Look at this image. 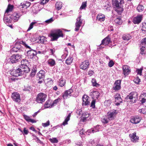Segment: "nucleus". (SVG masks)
<instances>
[{
  "mask_svg": "<svg viewBox=\"0 0 146 146\" xmlns=\"http://www.w3.org/2000/svg\"><path fill=\"white\" fill-rule=\"evenodd\" d=\"M13 5H9L5 12L8 13L10 11H11L13 8Z\"/></svg>",
  "mask_w": 146,
  "mask_h": 146,
  "instance_id": "nucleus-40",
  "label": "nucleus"
},
{
  "mask_svg": "<svg viewBox=\"0 0 146 146\" xmlns=\"http://www.w3.org/2000/svg\"><path fill=\"white\" fill-rule=\"evenodd\" d=\"M12 51L17 52L19 50L17 48V45H15V46L12 49Z\"/></svg>",
  "mask_w": 146,
  "mask_h": 146,
  "instance_id": "nucleus-57",
  "label": "nucleus"
},
{
  "mask_svg": "<svg viewBox=\"0 0 146 146\" xmlns=\"http://www.w3.org/2000/svg\"><path fill=\"white\" fill-rule=\"evenodd\" d=\"M140 98H146V93H143L140 96Z\"/></svg>",
  "mask_w": 146,
  "mask_h": 146,
  "instance_id": "nucleus-64",
  "label": "nucleus"
},
{
  "mask_svg": "<svg viewBox=\"0 0 146 146\" xmlns=\"http://www.w3.org/2000/svg\"><path fill=\"white\" fill-rule=\"evenodd\" d=\"M87 6V3L86 2H83L82 3L80 9V10L85 9Z\"/></svg>",
  "mask_w": 146,
  "mask_h": 146,
  "instance_id": "nucleus-41",
  "label": "nucleus"
},
{
  "mask_svg": "<svg viewBox=\"0 0 146 146\" xmlns=\"http://www.w3.org/2000/svg\"><path fill=\"white\" fill-rule=\"evenodd\" d=\"M114 98L115 99V102H116L115 105L118 106L122 102V100L121 99L120 94L119 93H117L114 96Z\"/></svg>",
  "mask_w": 146,
  "mask_h": 146,
  "instance_id": "nucleus-16",
  "label": "nucleus"
},
{
  "mask_svg": "<svg viewBox=\"0 0 146 146\" xmlns=\"http://www.w3.org/2000/svg\"><path fill=\"white\" fill-rule=\"evenodd\" d=\"M29 49L30 50L27 52V56L29 58L32 59L34 56H36L37 54V52L35 50L31 49V48Z\"/></svg>",
  "mask_w": 146,
  "mask_h": 146,
  "instance_id": "nucleus-12",
  "label": "nucleus"
},
{
  "mask_svg": "<svg viewBox=\"0 0 146 146\" xmlns=\"http://www.w3.org/2000/svg\"><path fill=\"white\" fill-rule=\"evenodd\" d=\"M141 118L139 116H136L132 118L131 120V122L133 123L137 124L139 123Z\"/></svg>",
  "mask_w": 146,
  "mask_h": 146,
  "instance_id": "nucleus-22",
  "label": "nucleus"
},
{
  "mask_svg": "<svg viewBox=\"0 0 146 146\" xmlns=\"http://www.w3.org/2000/svg\"><path fill=\"white\" fill-rule=\"evenodd\" d=\"M50 101L48 100L45 102L44 105V106L45 108H51L52 106V104H50Z\"/></svg>",
  "mask_w": 146,
  "mask_h": 146,
  "instance_id": "nucleus-35",
  "label": "nucleus"
},
{
  "mask_svg": "<svg viewBox=\"0 0 146 146\" xmlns=\"http://www.w3.org/2000/svg\"><path fill=\"white\" fill-rule=\"evenodd\" d=\"M110 42V38L109 35H108L102 40V43L100 45V48L102 47L101 45H104L106 46L108 45Z\"/></svg>",
  "mask_w": 146,
  "mask_h": 146,
  "instance_id": "nucleus-17",
  "label": "nucleus"
},
{
  "mask_svg": "<svg viewBox=\"0 0 146 146\" xmlns=\"http://www.w3.org/2000/svg\"><path fill=\"white\" fill-rule=\"evenodd\" d=\"M46 41V38L43 36H41L40 37L38 43L41 44H44V42Z\"/></svg>",
  "mask_w": 146,
  "mask_h": 146,
  "instance_id": "nucleus-30",
  "label": "nucleus"
},
{
  "mask_svg": "<svg viewBox=\"0 0 146 146\" xmlns=\"http://www.w3.org/2000/svg\"><path fill=\"white\" fill-rule=\"evenodd\" d=\"M23 116L24 118L26 121H27L28 122L29 121L30 119V118L29 117L25 115H23Z\"/></svg>",
  "mask_w": 146,
  "mask_h": 146,
  "instance_id": "nucleus-60",
  "label": "nucleus"
},
{
  "mask_svg": "<svg viewBox=\"0 0 146 146\" xmlns=\"http://www.w3.org/2000/svg\"><path fill=\"white\" fill-rule=\"evenodd\" d=\"M89 116V115L87 113H83L82 114V117H83V120H86L87 118Z\"/></svg>",
  "mask_w": 146,
  "mask_h": 146,
  "instance_id": "nucleus-48",
  "label": "nucleus"
},
{
  "mask_svg": "<svg viewBox=\"0 0 146 146\" xmlns=\"http://www.w3.org/2000/svg\"><path fill=\"white\" fill-rule=\"evenodd\" d=\"M71 116V114L69 113L67 116L65 118L64 121L62 123V125H65L68 124V122Z\"/></svg>",
  "mask_w": 146,
  "mask_h": 146,
  "instance_id": "nucleus-33",
  "label": "nucleus"
},
{
  "mask_svg": "<svg viewBox=\"0 0 146 146\" xmlns=\"http://www.w3.org/2000/svg\"><path fill=\"white\" fill-rule=\"evenodd\" d=\"M90 97L86 95H84L82 97L83 106H88L90 104Z\"/></svg>",
  "mask_w": 146,
  "mask_h": 146,
  "instance_id": "nucleus-7",
  "label": "nucleus"
},
{
  "mask_svg": "<svg viewBox=\"0 0 146 146\" xmlns=\"http://www.w3.org/2000/svg\"><path fill=\"white\" fill-rule=\"evenodd\" d=\"M146 46H143L142 45V47L141 48V52L140 54H144V51L145 50Z\"/></svg>",
  "mask_w": 146,
  "mask_h": 146,
  "instance_id": "nucleus-54",
  "label": "nucleus"
},
{
  "mask_svg": "<svg viewBox=\"0 0 146 146\" xmlns=\"http://www.w3.org/2000/svg\"><path fill=\"white\" fill-rule=\"evenodd\" d=\"M46 81L47 83H50V84H52V81L51 78H48L46 80Z\"/></svg>",
  "mask_w": 146,
  "mask_h": 146,
  "instance_id": "nucleus-63",
  "label": "nucleus"
},
{
  "mask_svg": "<svg viewBox=\"0 0 146 146\" xmlns=\"http://www.w3.org/2000/svg\"><path fill=\"white\" fill-rule=\"evenodd\" d=\"M36 23V22H32L30 24L28 29L27 30V31H28L32 29L33 28V25Z\"/></svg>",
  "mask_w": 146,
  "mask_h": 146,
  "instance_id": "nucleus-42",
  "label": "nucleus"
},
{
  "mask_svg": "<svg viewBox=\"0 0 146 146\" xmlns=\"http://www.w3.org/2000/svg\"><path fill=\"white\" fill-rule=\"evenodd\" d=\"M127 97L130 100H132L133 98L137 99L138 98L137 93L136 92H131L127 96Z\"/></svg>",
  "mask_w": 146,
  "mask_h": 146,
  "instance_id": "nucleus-23",
  "label": "nucleus"
},
{
  "mask_svg": "<svg viewBox=\"0 0 146 146\" xmlns=\"http://www.w3.org/2000/svg\"><path fill=\"white\" fill-rule=\"evenodd\" d=\"M99 126H100L99 125H97L92 130H88V131L90 133H94V132L98 131H99Z\"/></svg>",
  "mask_w": 146,
  "mask_h": 146,
  "instance_id": "nucleus-29",
  "label": "nucleus"
},
{
  "mask_svg": "<svg viewBox=\"0 0 146 146\" xmlns=\"http://www.w3.org/2000/svg\"><path fill=\"white\" fill-rule=\"evenodd\" d=\"M92 85L94 86H97L99 84L97 83L96 80L94 78H93L91 81Z\"/></svg>",
  "mask_w": 146,
  "mask_h": 146,
  "instance_id": "nucleus-43",
  "label": "nucleus"
},
{
  "mask_svg": "<svg viewBox=\"0 0 146 146\" xmlns=\"http://www.w3.org/2000/svg\"><path fill=\"white\" fill-rule=\"evenodd\" d=\"M49 0H40V3L42 5H44L48 3Z\"/></svg>",
  "mask_w": 146,
  "mask_h": 146,
  "instance_id": "nucleus-55",
  "label": "nucleus"
},
{
  "mask_svg": "<svg viewBox=\"0 0 146 146\" xmlns=\"http://www.w3.org/2000/svg\"><path fill=\"white\" fill-rule=\"evenodd\" d=\"M124 3V0H112V5L117 8L116 11L118 13H121L123 11V9L120 6Z\"/></svg>",
  "mask_w": 146,
  "mask_h": 146,
  "instance_id": "nucleus-1",
  "label": "nucleus"
},
{
  "mask_svg": "<svg viewBox=\"0 0 146 146\" xmlns=\"http://www.w3.org/2000/svg\"><path fill=\"white\" fill-rule=\"evenodd\" d=\"M111 102L110 100H106L104 102V105L106 106H109L111 104Z\"/></svg>",
  "mask_w": 146,
  "mask_h": 146,
  "instance_id": "nucleus-46",
  "label": "nucleus"
},
{
  "mask_svg": "<svg viewBox=\"0 0 146 146\" xmlns=\"http://www.w3.org/2000/svg\"><path fill=\"white\" fill-rule=\"evenodd\" d=\"M109 120L108 117L104 116L102 119V121L104 123H106L108 122Z\"/></svg>",
  "mask_w": 146,
  "mask_h": 146,
  "instance_id": "nucleus-38",
  "label": "nucleus"
},
{
  "mask_svg": "<svg viewBox=\"0 0 146 146\" xmlns=\"http://www.w3.org/2000/svg\"><path fill=\"white\" fill-rule=\"evenodd\" d=\"M139 99L142 104L144 103L146 101V98H140Z\"/></svg>",
  "mask_w": 146,
  "mask_h": 146,
  "instance_id": "nucleus-62",
  "label": "nucleus"
},
{
  "mask_svg": "<svg viewBox=\"0 0 146 146\" xmlns=\"http://www.w3.org/2000/svg\"><path fill=\"white\" fill-rule=\"evenodd\" d=\"M81 16H80L76 19V21L75 23V31H78L82 24V21L83 20L81 19Z\"/></svg>",
  "mask_w": 146,
  "mask_h": 146,
  "instance_id": "nucleus-6",
  "label": "nucleus"
},
{
  "mask_svg": "<svg viewBox=\"0 0 146 146\" xmlns=\"http://www.w3.org/2000/svg\"><path fill=\"white\" fill-rule=\"evenodd\" d=\"M21 58V55L19 54H13L9 58V62L12 63H15L19 61Z\"/></svg>",
  "mask_w": 146,
  "mask_h": 146,
  "instance_id": "nucleus-5",
  "label": "nucleus"
},
{
  "mask_svg": "<svg viewBox=\"0 0 146 146\" xmlns=\"http://www.w3.org/2000/svg\"><path fill=\"white\" fill-rule=\"evenodd\" d=\"M144 8L142 5L139 4L137 7V10L139 12H141L143 11Z\"/></svg>",
  "mask_w": 146,
  "mask_h": 146,
  "instance_id": "nucleus-39",
  "label": "nucleus"
},
{
  "mask_svg": "<svg viewBox=\"0 0 146 146\" xmlns=\"http://www.w3.org/2000/svg\"><path fill=\"white\" fill-rule=\"evenodd\" d=\"M50 125V121L48 120L46 123H42V125L43 127H47Z\"/></svg>",
  "mask_w": 146,
  "mask_h": 146,
  "instance_id": "nucleus-50",
  "label": "nucleus"
},
{
  "mask_svg": "<svg viewBox=\"0 0 146 146\" xmlns=\"http://www.w3.org/2000/svg\"><path fill=\"white\" fill-rule=\"evenodd\" d=\"M142 15H138L133 18V22L134 24H139L141 21L143 17Z\"/></svg>",
  "mask_w": 146,
  "mask_h": 146,
  "instance_id": "nucleus-9",
  "label": "nucleus"
},
{
  "mask_svg": "<svg viewBox=\"0 0 146 146\" xmlns=\"http://www.w3.org/2000/svg\"><path fill=\"white\" fill-rule=\"evenodd\" d=\"M50 141L52 143H57L58 142V141L56 138L54 137L49 139Z\"/></svg>",
  "mask_w": 146,
  "mask_h": 146,
  "instance_id": "nucleus-44",
  "label": "nucleus"
},
{
  "mask_svg": "<svg viewBox=\"0 0 146 146\" xmlns=\"http://www.w3.org/2000/svg\"><path fill=\"white\" fill-rule=\"evenodd\" d=\"M21 68H18L13 72H14L13 76L17 77L23 75L24 74Z\"/></svg>",
  "mask_w": 146,
  "mask_h": 146,
  "instance_id": "nucleus-24",
  "label": "nucleus"
},
{
  "mask_svg": "<svg viewBox=\"0 0 146 146\" xmlns=\"http://www.w3.org/2000/svg\"><path fill=\"white\" fill-rule=\"evenodd\" d=\"M54 20H53L52 18H51L50 19L46 20L45 22L49 24L52 22Z\"/></svg>",
  "mask_w": 146,
  "mask_h": 146,
  "instance_id": "nucleus-56",
  "label": "nucleus"
},
{
  "mask_svg": "<svg viewBox=\"0 0 146 146\" xmlns=\"http://www.w3.org/2000/svg\"><path fill=\"white\" fill-rule=\"evenodd\" d=\"M50 36L51 37V40L56 41L60 37H63V35L62 31L60 29L55 30L51 33Z\"/></svg>",
  "mask_w": 146,
  "mask_h": 146,
  "instance_id": "nucleus-2",
  "label": "nucleus"
},
{
  "mask_svg": "<svg viewBox=\"0 0 146 146\" xmlns=\"http://www.w3.org/2000/svg\"><path fill=\"white\" fill-rule=\"evenodd\" d=\"M121 80H117L115 82L113 86V90H118L121 88Z\"/></svg>",
  "mask_w": 146,
  "mask_h": 146,
  "instance_id": "nucleus-19",
  "label": "nucleus"
},
{
  "mask_svg": "<svg viewBox=\"0 0 146 146\" xmlns=\"http://www.w3.org/2000/svg\"><path fill=\"white\" fill-rule=\"evenodd\" d=\"M143 69L141 68L140 69H138L137 70V73L138 74L141 75Z\"/></svg>",
  "mask_w": 146,
  "mask_h": 146,
  "instance_id": "nucleus-61",
  "label": "nucleus"
},
{
  "mask_svg": "<svg viewBox=\"0 0 146 146\" xmlns=\"http://www.w3.org/2000/svg\"><path fill=\"white\" fill-rule=\"evenodd\" d=\"M60 99L59 98H58L57 99L55 100L53 103L52 104V106L54 105H55L57 103H58L60 101Z\"/></svg>",
  "mask_w": 146,
  "mask_h": 146,
  "instance_id": "nucleus-49",
  "label": "nucleus"
},
{
  "mask_svg": "<svg viewBox=\"0 0 146 146\" xmlns=\"http://www.w3.org/2000/svg\"><path fill=\"white\" fill-rule=\"evenodd\" d=\"M90 63L88 60H86L82 62L80 64V68L83 70H86L89 67Z\"/></svg>",
  "mask_w": 146,
  "mask_h": 146,
  "instance_id": "nucleus-11",
  "label": "nucleus"
},
{
  "mask_svg": "<svg viewBox=\"0 0 146 146\" xmlns=\"http://www.w3.org/2000/svg\"><path fill=\"white\" fill-rule=\"evenodd\" d=\"M48 65L51 67L54 66L56 64L55 60L52 58L49 59L47 62Z\"/></svg>",
  "mask_w": 146,
  "mask_h": 146,
  "instance_id": "nucleus-26",
  "label": "nucleus"
},
{
  "mask_svg": "<svg viewBox=\"0 0 146 146\" xmlns=\"http://www.w3.org/2000/svg\"><path fill=\"white\" fill-rule=\"evenodd\" d=\"M72 92L73 90L71 89L65 91L62 95L63 99L66 100L69 98L71 96Z\"/></svg>",
  "mask_w": 146,
  "mask_h": 146,
  "instance_id": "nucleus-15",
  "label": "nucleus"
},
{
  "mask_svg": "<svg viewBox=\"0 0 146 146\" xmlns=\"http://www.w3.org/2000/svg\"><path fill=\"white\" fill-rule=\"evenodd\" d=\"M114 64V63L112 60L110 61L108 64V66L110 67H111L113 66Z\"/></svg>",
  "mask_w": 146,
  "mask_h": 146,
  "instance_id": "nucleus-58",
  "label": "nucleus"
},
{
  "mask_svg": "<svg viewBox=\"0 0 146 146\" xmlns=\"http://www.w3.org/2000/svg\"><path fill=\"white\" fill-rule=\"evenodd\" d=\"M123 74L126 76L129 74L130 73V67L127 65H124L123 66Z\"/></svg>",
  "mask_w": 146,
  "mask_h": 146,
  "instance_id": "nucleus-18",
  "label": "nucleus"
},
{
  "mask_svg": "<svg viewBox=\"0 0 146 146\" xmlns=\"http://www.w3.org/2000/svg\"><path fill=\"white\" fill-rule=\"evenodd\" d=\"M136 133L134 132L133 133L129 135V137L131 141L133 143H135L138 141L139 137L136 136Z\"/></svg>",
  "mask_w": 146,
  "mask_h": 146,
  "instance_id": "nucleus-14",
  "label": "nucleus"
},
{
  "mask_svg": "<svg viewBox=\"0 0 146 146\" xmlns=\"http://www.w3.org/2000/svg\"><path fill=\"white\" fill-rule=\"evenodd\" d=\"M96 103V100H93L91 103V104L90 105V107L92 108H94L95 107V104Z\"/></svg>",
  "mask_w": 146,
  "mask_h": 146,
  "instance_id": "nucleus-52",
  "label": "nucleus"
},
{
  "mask_svg": "<svg viewBox=\"0 0 146 146\" xmlns=\"http://www.w3.org/2000/svg\"><path fill=\"white\" fill-rule=\"evenodd\" d=\"M11 98L15 102L19 103L21 101L20 95L17 92H14L12 93Z\"/></svg>",
  "mask_w": 146,
  "mask_h": 146,
  "instance_id": "nucleus-8",
  "label": "nucleus"
},
{
  "mask_svg": "<svg viewBox=\"0 0 146 146\" xmlns=\"http://www.w3.org/2000/svg\"><path fill=\"white\" fill-rule=\"evenodd\" d=\"M66 84V80L62 78H61L59 80V85L61 87H63Z\"/></svg>",
  "mask_w": 146,
  "mask_h": 146,
  "instance_id": "nucleus-31",
  "label": "nucleus"
},
{
  "mask_svg": "<svg viewBox=\"0 0 146 146\" xmlns=\"http://www.w3.org/2000/svg\"><path fill=\"white\" fill-rule=\"evenodd\" d=\"M117 113V111L114 110L108 112V119L111 120L114 119Z\"/></svg>",
  "mask_w": 146,
  "mask_h": 146,
  "instance_id": "nucleus-10",
  "label": "nucleus"
},
{
  "mask_svg": "<svg viewBox=\"0 0 146 146\" xmlns=\"http://www.w3.org/2000/svg\"><path fill=\"white\" fill-rule=\"evenodd\" d=\"M105 16L104 15L101 13H99L96 17V20L102 22L105 20Z\"/></svg>",
  "mask_w": 146,
  "mask_h": 146,
  "instance_id": "nucleus-25",
  "label": "nucleus"
},
{
  "mask_svg": "<svg viewBox=\"0 0 146 146\" xmlns=\"http://www.w3.org/2000/svg\"><path fill=\"white\" fill-rule=\"evenodd\" d=\"M115 22L118 25H121L122 23V21L121 19L119 18H117L114 20Z\"/></svg>",
  "mask_w": 146,
  "mask_h": 146,
  "instance_id": "nucleus-36",
  "label": "nucleus"
},
{
  "mask_svg": "<svg viewBox=\"0 0 146 146\" xmlns=\"http://www.w3.org/2000/svg\"><path fill=\"white\" fill-rule=\"evenodd\" d=\"M20 14L16 12L14 13L11 16V18L14 22L17 21L20 17Z\"/></svg>",
  "mask_w": 146,
  "mask_h": 146,
  "instance_id": "nucleus-21",
  "label": "nucleus"
},
{
  "mask_svg": "<svg viewBox=\"0 0 146 146\" xmlns=\"http://www.w3.org/2000/svg\"><path fill=\"white\" fill-rule=\"evenodd\" d=\"M21 64L20 67L21 68L23 73H27L30 71V69L28 67L29 64L28 61L26 59H23L21 61Z\"/></svg>",
  "mask_w": 146,
  "mask_h": 146,
  "instance_id": "nucleus-3",
  "label": "nucleus"
},
{
  "mask_svg": "<svg viewBox=\"0 0 146 146\" xmlns=\"http://www.w3.org/2000/svg\"><path fill=\"white\" fill-rule=\"evenodd\" d=\"M46 95L42 93H40L37 96L36 101L38 103H42L44 102L46 98Z\"/></svg>",
  "mask_w": 146,
  "mask_h": 146,
  "instance_id": "nucleus-4",
  "label": "nucleus"
},
{
  "mask_svg": "<svg viewBox=\"0 0 146 146\" xmlns=\"http://www.w3.org/2000/svg\"><path fill=\"white\" fill-rule=\"evenodd\" d=\"M62 3L60 1L57 2L55 4L56 8L58 10L60 9L62 7Z\"/></svg>",
  "mask_w": 146,
  "mask_h": 146,
  "instance_id": "nucleus-28",
  "label": "nucleus"
},
{
  "mask_svg": "<svg viewBox=\"0 0 146 146\" xmlns=\"http://www.w3.org/2000/svg\"><path fill=\"white\" fill-rule=\"evenodd\" d=\"M29 131L27 129H26V128L25 127H24L23 129V134H25L26 135H27L29 133Z\"/></svg>",
  "mask_w": 146,
  "mask_h": 146,
  "instance_id": "nucleus-59",
  "label": "nucleus"
},
{
  "mask_svg": "<svg viewBox=\"0 0 146 146\" xmlns=\"http://www.w3.org/2000/svg\"><path fill=\"white\" fill-rule=\"evenodd\" d=\"M45 72L44 70H40L36 74V77L37 80H39L40 79L43 80L45 76Z\"/></svg>",
  "mask_w": 146,
  "mask_h": 146,
  "instance_id": "nucleus-13",
  "label": "nucleus"
},
{
  "mask_svg": "<svg viewBox=\"0 0 146 146\" xmlns=\"http://www.w3.org/2000/svg\"><path fill=\"white\" fill-rule=\"evenodd\" d=\"M73 60V58L72 57H69L66 60V63L68 65L70 64L72 62Z\"/></svg>",
  "mask_w": 146,
  "mask_h": 146,
  "instance_id": "nucleus-37",
  "label": "nucleus"
},
{
  "mask_svg": "<svg viewBox=\"0 0 146 146\" xmlns=\"http://www.w3.org/2000/svg\"><path fill=\"white\" fill-rule=\"evenodd\" d=\"M141 44L142 46H146V38H145L142 39Z\"/></svg>",
  "mask_w": 146,
  "mask_h": 146,
  "instance_id": "nucleus-47",
  "label": "nucleus"
},
{
  "mask_svg": "<svg viewBox=\"0 0 146 146\" xmlns=\"http://www.w3.org/2000/svg\"><path fill=\"white\" fill-rule=\"evenodd\" d=\"M139 112L143 114H146V108H142L139 110Z\"/></svg>",
  "mask_w": 146,
  "mask_h": 146,
  "instance_id": "nucleus-51",
  "label": "nucleus"
},
{
  "mask_svg": "<svg viewBox=\"0 0 146 146\" xmlns=\"http://www.w3.org/2000/svg\"><path fill=\"white\" fill-rule=\"evenodd\" d=\"M30 5V3L29 2H25L22 3L21 4V6L22 8H25L27 9L29 7Z\"/></svg>",
  "mask_w": 146,
  "mask_h": 146,
  "instance_id": "nucleus-27",
  "label": "nucleus"
},
{
  "mask_svg": "<svg viewBox=\"0 0 146 146\" xmlns=\"http://www.w3.org/2000/svg\"><path fill=\"white\" fill-rule=\"evenodd\" d=\"M133 81L135 83L138 84L139 83V82L140 81V79L139 78V77H137L134 79Z\"/></svg>",
  "mask_w": 146,
  "mask_h": 146,
  "instance_id": "nucleus-53",
  "label": "nucleus"
},
{
  "mask_svg": "<svg viewBox=\"0 0 146 146\" xmlns=\"http://www.w3.org/2000/svg\"><path fill=\"white\" fill-rule=\"evenodd\" d=\"M76 113L77 115H78L79 116H82V112L81 109H80L76 111Z\"/></svg>",
  "mask_w": 146,
  "mask_h": 146,
  "instance_id": "nucleus-45",
  "label": "nucleus"
},
{
  "mask_svg": "<svg viewBox=\"0 0 146 146\" xmlns=\"http://www.w3.org/2000/svg\"><path fill=\"white\" fill-rule=\"evenodd\" d=\"M131 36L129 34L124 35L122 36V38L124 40H128L131 39Z\"/></svg>",
  "mask_w": 146,
  "mask_h": 146,
  "instance_id": "nucleus-32",
  "label": "nucleus"
},
{
  "mask_svg": "<svg viewBox=\"0 0 146 146\" xmlns=\"http://www.w3.org/2000/svg\"><path fill=\"white\" fill-rule=\"evenodd\" d=\"M100 93L97 91H94L93 93V98H98L99 97L100 95Z\"/></svg>",
  "mask_w": 146,
  "mask_h": 146,
  "instance_id": "nucleus-34",
  "label": "nucleus"
},
{
  "mask_svg": "<svg viewBox=\"0 0 146 146\" xmlns=\"http://www.w3.org/2000/svg\"><path fill=\"white\" fill-rule=\"evenodd\" d=\"M20 44H22L24 45L27 48H28L30 49L31 47L27 45L25 43V42L23 41H20L18 43H16L15 45H17V48L20 51L21 48V46Z\"/></svg>",
  "mask_w": 146,
  "mask_h": 146,
  "instance_id": "nucleus-20",
  "label": "nucleus"
}]
</instances>
